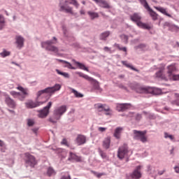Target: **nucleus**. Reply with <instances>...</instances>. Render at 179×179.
Instances as JSON below:
<instances>
[{"label":"nucleus","mask_w":179,"mask_h":179,"mask_svg":"<svg viewBox=\"0 0 179 179\" xmlns=\"http://www.w3.org/2000/svg\"><path fill=\"white\" fill-rule=\"evenodd\" d=\"M61 85L55 84L52 87H48L43 90H39L36 93V99H40L43 94H50V96H52L55 92H59V90H61Z\"/></svg>","instance_id":"f257e3e1"},{"label":"nucleus","mask_w":179,"mask_h":179,"mask_svg":"<svg viewBox=\"0 0 179 179\" xmlns=\"http://www.w3.org/2000/svg\"><path fill=\"white\" fill-rule=\"evenodd\" d=\"M130 20L136 24L138 27L145 29V30H150V26L146 23L142 22V16H141V14L138 13H134L133 15H131Z\"/></svg>","instance_id":"f03ea898"},{"label":"nucleus","mask_w":179,"mask_h":179,"mask_svg":"<svg viewBox=\"0 0 179 179\" xmlns=\"http://www.w3.org/2000/svg\"><path fill=\"white\" fill-rule=\"evenodd\" d=\"M76 75H78L80 78H83V79H85L86 80H88V82H90L95 90H101V88L100 87V85L99 84V81L97 80H94V78L90 77L89 76L79 71L76 72Z\"/></svg>","instance_id":"7ed1b4c3"},{"label":"nucleus","mask_w":179,"mask_h":179,"mask_svg":"<svg viewBox=\"0 0 179 179\" xmlns=\"http://www.w3.org/2000/svg\"><path fill=\"white\" fill-rule=\"evenodd\" d=\"M52 44H55L53 40H49L46 41L41 42V45L42 48H44L46 51H50L51 52H55L57 54L59 50L58 48L53 45Z\"/></svg>","instance_id":"20e7f679"},{"label":"nucleus","mask_w":179,"mask_h":179,"mask_svg":"<svg viewBox=\"0 0 179 179\" xmlns=\"http://www.w3.org/2000/svg\"><path fill=\"white\" fill-rule=\"evenodd\" d=\"M66 106L62 105L61 106L57 107L53 111V117L56 121L61 120V117L66 113Z\"/></svg>","instance_id":"39448f33"},{"label":"nucleus","mask_w":179,"mask_h":179,"mask_svg":"<svg viewBox=\"0 0 179 179\" xmlns=\"http://www.w3.org/2000/svg\"><path fill=\"white\" fill-rule=\"evenodd\" d=\"M129 87L131 90H135L137 93H153V90L150 91V87H139L138 83H131L130 84Z\"/></svg>","instance_id":"423d86ee"},{"label":"nucleus","mask_w":179,"mask_h":179,"mask_svg":"<svg viewBox=\"0 0 179 179\" xmlns=\"http://www.w3.org/2000/svg\"><path fill=\"white\" fill-rule=\"evenodd\" d=\"M134 139L135 141H140L143 143H145L148 142V138H146V131H138V130H134Z\"/></svg>","instance_id":"0eeeda50"},{"label":"nucleus","mask_w":179,"mask_h":179,"mask_svg":"<svg viewBox=\"0 0 179 179\" xmlns=\"http://www.w3.org/2000/svg\"><path fill=\"white\" fill-rule=\"evenodd\" d=\"M25 164L26 167L34 168V166L37 164V161H36V157L30 155L29 153L25 154Z\"/></svg>","instance_id":"6e6552de"},{"label":"nucleus","mask_w":179,"mask_h":179,"mask_svg":"<svg viewBox=\"0 0 179 179\" xmlns=\"http://www.w3.org/2000/svg\"><path fill=\"white\" fill-rule=\"evenodd\" d=\"M51 107H52V102L49 101L46 106L43 107L42 110H38L39 118H45V117L50 114V108H51Z\"/></svg>","instance_id":"1a4fd4ad"},{"label":"nucleus","mask_w":179,"mask_h":179,"mask_svg":"<svg viewBox=\"0 0 179 179\" xmlns=\"http://www.w3.org/2000/svg\"><path fill=\"white\" fill-rule=\"evenodd\" d=\"M59 6L60 8L59 12H66V13H73L72 7L68 6V0H60Z\"/></svg>","instance_id":"9d476101"},{"label":"nucleus","mask_w":179,"mask_h":179,"mask_svg":"<svg viewBox=\"0 0 179 179\" xmlns=\"http://www.w3.org/2000/svg\"><path fill=\"white\" fill-rule=\"evenodd\" d=\"M48 99L45 101H36L34 102L33 100H29L28 102L25 103V106L27 108H36V107H40V106H43L44 103H46Z\"/></svg>","instance_id":"9b49d317"},{"label":"nucleus","mask_w":179,"mask_h":179,"mask_svg":"<svg viewBox=\"0 0 179 179\" xmlns=\"http://www.w3.org/2000/svg\"><path fill=\"white\" fill-rule=\"evenodd\" d=\"M141 169H142V166L138 165L136 167L134 171L130 173V177L132 179H141L142 178V173L141 172Z\"/></svg>","instance_id":"f8f14e48"},{"label":"nucleus","mask_w":179,"mask_h":179,"mask_svg":"<svg viewBox=\"0 0 179 179\" xmlns=\"http://www.w3.org/2000/svg\"><path fill=\"white\" fill-rule=\"evenodd\" d=\"M15 44L18 50H22L24 47V38L20 35L15 36Z\"/></svg>","instance_id":"ddd939ff"},{"label":"nucleus","mask_w":179,"mask_h":179,"mask_svg":"<svg viewBox=\"0 0 179 179\" xmlns=\"http://www.w3.org/2000/svg\"><path fill=\"white\" fill-rule=\"evenodd\" d=\"M129 106H131V103H117L116 110L119 113H124V111H127L129 108Z\"/></svg>","instance_id":"4468645a"},{"label":"nucleus","mask_w":179,"mask_h":179,"mask_svg":"<svg viewBox=\"0 0 179 179\" xmlns=\"http://www.w3.org/2000/svg\"><path fill=\"white\" fill-rule=\"evenodd\" d=\"M5 102L10 107V108H16V102L15 100L12 99L9 95H6L5 98Z\"/></svg>","instance_id":"2eb2a0df"},{"label":"nucleus","mask_w":179,"mask_h":179,"mask_svg":"<svg viewBox=\"0 0 179 179\" xmlns=\"http://www.w3.org/2000/svg\"><path fill=\"white\" fill-rule=\"evenodd\" d=\"M128 153V149L125 147H121L118 149L117 151V157L120 159V160H122L124 157H125V155Z\"/></svg>","instance_id":"dca6fc26"},{"label":"nucleus","mask_w":179,"mask_h":179,"mask_svg":"<svg viewBox=\"0 0 179 179\" xmlns=\"http://www.w3.org/2000/svg\"><path fill=\"white\" fill-rule=\"evenodd\" d=\"M97 5H99L101 8H103L104 9H110V5L106 1V0H93Z\"/></svg>","instance_id":"f3484780"},{"label":"nucleus","mask_w":179,"mask_h":179,"mask_svg":"<svg viewBox=\"0 0 179 179\" xmlns=\"http://www.w3.org/2000/svg\"><path fill=\"white\" fill-rule=\"evenodd\" d=\"M76 143L78 146H82V145H85L86 143V136L79 134L76 138Z\"/></svg>","instance_id":"a211bd4d"},{"label":"nucleus","mask_w":179,"mask_h":179,"mask_svg":"<svg viewBox=\"0 0 179 179\" xmlns=\"http://www.w3.org/2000/svg\"><path fill=\"white\" fill-rule=\"evenodd\" d=\"M145 9L148 10V12H149L150 15L151 16L152 20H157V17L159 16V15H157V13H156V12H155L153 9L150 8V6Z\"/></svg>","instance_id":"6ab92c4d"},{"label":"nucleus","mask_w":179,"mask_h":179,"mask_svg":"<svg viewBox=\"0 0 179 179\" xmlns=\"http://www.w3.org/2000/svg\"><path fill=\"white\" fill-rule=\"evenodd\" d=\"M72 62L76 64L79 69H83V71H86V72H89V69H87V67H86V66H85V64H83V63L76 61L74 59H72Z\"/></svg>","instance_id":"aec40b11"},{"label":"nucleus","mask_w":179,"mask_h":179,"mask_svg":"<svg viewBox=\"0 0 179 179\" xmlns=\"http://www.w3.org/2000/svg\"><path fill=\"white\" fill-rule=\"evenodd\" d=\"M57 60L59 61V62H62L63 64H64V68H67L68 69H73V70L76 69V67H73L72 64L69 62H66L63 59H57Z\"/></svg>","instance_id":"412c9836"},{"label":"nucleus","mask_w":179,"mask_h":179,"mask_svg":"<svg viewBox=\"0 0 179 179\" xmlns=\"http://www.w3.org/2000/svg\"><path fill=\"white\" fill-rule=\"evenodd\" d=\"M68 160L69 162H72V160H75L76 162H80V157L74 154L73 152H70Z\"/></svg>","instance_id":"4be33fe9"},{"label":"nucleus","mask_w":179,"mask_h":179,"mask_svg":"<svg viewBox=\"0 0 179 179\" xmlns=\"http://www.w3.org/2000/svg\"><path fill=\"white\" fill-rule=\"evenodd\" d=\"M96 108L98 109V111L99 113H101L103 111H110V108L108 106L106 107L101 103L96 104Z\"/></svg>","instance_id":"5701e85b"},{"label":"nucleus","mask_w":179,"mask_h":179,"mask_svg":"<svg viewBox=\"0 0 179 179\" xmlns=\"http://www.w3.org/2000/svg\"><path fill=\"white\" fill-rule=\"evenodd\" d=\"M155 9H156L157 10H158V12H160L163 15H165V16H168V17H171V15L167 13V10H166V8L163 7L155 6Z\"/></svg>","instance_id":"b1692460"},{"label":"nucleus","mask_w":179,"mask_h":179,"mask_svg":"<svg viewBox=\"0 0 179 179\" xmlns=\"http://www.w3.org/2000/svg\"><path fill=\"white\" fill-rule=\"evenodd\" d=\"M168 71V76L169 78L171 77L172 75H174V72H176V66L174 65H170L167 67Z\"/></svg>","instance_id":"393cba45"},{"label":"nucleus","mask_w":179,"mask_h":179,"mask_svg":"<svg viewBox=\"0 0 179 179\" xmlns=\"http://www.w3.org/2000/svg\"><path fill=\"white\" fill-rule=\"evenodd\" d=\"M110 31H106L100 34L99 38L102 41H106L107 38L110 36Z\"/></svg>","instance_id":"a878e982"},{"label":"nucleus","mask_w":179,"mask_h":179,"mask_svg":"<svg viewBox=\"0 0 179 179\" xmlns=\"http://www.w3.org/2000/svg\"><path fill=\"white\" fill-rule=\"evenodd\" d=\"M121 62H122V65L126 66V68H129L130 69H131V71H135V72H139V70H138L136 68L134 67V66H132V64L128 63V62L122 61Z\"/></svg>","instance_id":"bb28decb"},{"label":"nucleus","mask_w":179,"mask_h":179,"mask_svg":"<svg viewBox=\"0 0 179 179\" xmlns=\"http://www.w3.org/2000/svg\"><path fill=\"white\" fill-rule=\"evenodd\" d=\"M110 143H111V139L110 137L106 138L103 141V146L105 149L110 148Z\"/></svg>","instance_id":"cd10ccee"},{"label":"nucleus","mask_w":179,"mask_h":179,"mask_svg":"<svg viewBox=\"0 0 179 179\" xmlns=\"http://www.w3.org/2000/svg\"><path fill=\"white\" fill-rule=\"evenodd\" d=\"M122 131V127H117L114 132V136L116 139H120L121 138V132Z\"/></svg>","instance_id":"c85d7f7f"},{"label":"nucleus","mask_w":179,"mask_h":179,"mask_svg":"<svg viewBox=\"0 0 179 179\" xmlns=\"http://www.w3.org/2000/svg\"><path fill=\"white\" fill-rule=\"evenodd\" d=\"M157 78H159V79H162V80H167V78H166V76L163 75V69H161L158 71L156 73Z\"/></svg>","instance_id":"c756f323"},{"label":"nucleus","mask_w":179,"mask_h":179,"mask_svg":"<svg viewBox=\"0 0 179 179\" xmlns=\"http://www.w3.org/2000/svg\"><path fill=\"white\" fill-rule=\"evenodd\" d=\"M87 15H89L92 20H94V19H97V17H99V13L96 12L88 11Z\"/></svg>","instance_id":"7c9ffc66"},{"label":"nucleus","mask_w":179,"mask_h":179,"mask_svg":"<svg viewBox=\"0 0 179 179\" xmlns=\"http://www.w3.org/2000/svg\"><path fill=\"white\" fill-rule=\"evenodd\" d=\"M56 172L55 170L51 166L48 167L47 169V176L48 177H52V176H55Z\"/></svg>","instance_id":"2f4dec72"},{"label":"nucleus","mask_w":179,"mask_h":179,"mask_svg":"<svg viewBox=\"0 0 179 179\" xmlns=\"http://www.w3.org/2000/svg\"><path fill=\"white\" fill-rule=\"evenodd\" d=\"M56 72H57V73H58V75H61L62 76H64L65 78V79H69V78H70L69 73L62 72V71H59V69H56Z\"/></svg>","instance_id":"473e14b6"},{"label":"nucleus","mask_w":179,"mask_h":179,"mask_svg":"<svg viewBox=\"0 0 179 179\" xmlns=\"http://www.w3.org/2000/svg\"><path fill=\"white\" fill-rule=\"evenodd\" d=\"M71 93H73L74 96L77 97V99H82V97H83V94L75 89H71Z\"/></svg>","instance_id":"72a5a7b5"},{"label":"nucleus","mask_w":179,"mask_h":179,"mask_svg":"<svg viewBox=\"0 0 179 179\" xmlns=\"http://www.w3.org/2000/svg\"><path fill=\"white\" fill-rule=\"evenodd\" d=\"M131 115L135 117L136 121H141V120H142V114L141 113L135 114V113H130L129 115Z\"/></svg>","instance_id":"f704fd0d"},{"label":"nucleus","mask_w":179,"mask_h":179,"mask_svg":"<svg viewBox=\"0 0 179 179\" xmlns=\"http://www.w3.org/2000/svg\"><path fill=\"white\" fill-rule=\"evenodd\" d=\"M5 27V17L3 15H0V30H2Z\"/></svg>","instance_id":"c9c22d12"},{"label":"nucleus","mask_w":179,"mask_h":179,"mask_svg":"<svg viewBox=\"0 0 179 179\" xmlns=\"http://www.w3.org/2000/svg\"><path fill=\"white\" fill-rule=\"evenodd\" d=\"M0 55L2 58H6V57H9V55H10V52L6 50V49H3V52L0 53Z\"/></svg>","instance_id":"e433bc0d"},{"label":"nucleus","mask_w":179,"mask_h":179,"mask_svg":"<svg viewBox=\"0 0 179 179\" xmlns=\"http://www.w3.org/2000/svg\"><path fill=\"white\" fill-rule=\"evenodd\" d=\"M10 94L14 97V99H18L19 96H20V92H17L16 91H10Z\"/></svg>","instance_id":"4c0bfd02"},{"label":"nucleus","mask_w":179,"mask_h":179,"mask_svg":"<svg viewBox=\"0 0 179 179\" xmlns=\"http://www.w3.org/2000/svg\"><path fill=\"white\" fill-rule=\"evenodd\" d=\"M120 51H124V52H127V47H122L120 44L115 43L114 45Z\"/></svg>","instance_id":"58836bf2"},{"label":"nucleus","mask_w":179,"mask_h":179,"mask_svg":"<svg viewBox=\"0 0 179 179\" xmlns=\"http://www.w3.org/2000/svg\"><path fill=\"white\" fill-rule=\"evenodd\" d=\"M71 1H68V5H73L76 8H79V4L76 0H70Z\"/></svg>","instance_id":"ea45409f"},{"label":"nucleus","mask_w":179,"mask_h":179,"mask_svg":"<svg viewBox=\"0 0 179 179\" xmlns=\"http://www.w3.org/2000/svg\"><path fill=\"white\" fill-rule=\"evenodd\" d=\"M138 1L141 3V5L144 6L145 9H148V8L150 7L146 0H138Z\"/></svg>","instance_id":"a19ab883"},{"label":"nucleus","mask_w":179,"mask_h":179,"mask_svg":"<svg viewBox=\"0 0 179 179\" xmlns=\"http://www.w3.org/2000/svg\"><path fill=\"white\" fill-rule=\"evenodd\" d=\"M155 167H152V166H148V173L149 174H155Z\"/></svg>","instance_id":"79ce46f5"},{"label":"nucleus","mask_w":179,"mask_h":179,"mask_svg":"<svg viewBox=\"0 0 179 179\" xmlns=\"http://www.w3.org/2000/svg\"><path fill=\"white\" fill-rule=\"evenodd\" d=\"M98 152H99L101 157H102L103 159H106L107 155L106 154V152H103V150H101V149H100V148H99Z\"/></svg>","instance_id":"37998d69"},{"label":"nucleus","mask_w":179,"mask_h":179,"mask_svg":"<svg viewBox=\"0 0 179 179\" xmlns=\"http://www.w3.org/2000/svg\"><path fill=\"white\" fill-rule=\"evenodd\" d=\"M164 138H165L166 139H167V138H169V139H170L171 141H174V136H173V135H171V134H169V133H167V132H165V133H164Z\"/></svg>","instance_id":"c03bdc74"},{"label":"nucleus","mask_w":179,"mask_h":179,"mask_svg":"<svg viewBox=\"0 0 179 179\" xmlns=\"http://www.w3.org/2000/svg\"><path fill=\"white\" fill-rule=\"evenodd\" d=\"M136 50L140 49V50H143L144 48H146V44L145 43H141L139 44L138 45L135 47Z\"/></svg>","instance_id":"a18cd8bd"},{"label":"nucleus","mask_w":179,"mask_h":179,"mask_svg":"<svg viewBox=\"0 0 179 179\" xmlns=\"http://www.w3.org/2000/svg\"><path fill=\"white\" fill-rule=\"evenodd\" d=\"M169 79L172 80H179V74H173L169 78Z\"/></svg>","instance_id":"49530a36"},{"label":"nucleus","mask_w":179,"mask_h":179,"mask_svg":"<svg viewBox=\"0 0 179 179\" xmlns=\"http://www.w3.org/2000/svg\"><path fill=\"white\" fill-rule=\"evenodd\" d=\"M27 96L22 94V93L20 92V96H18V100L20 101H24V99H26Z\"/></svg>","instance_id":"de8ad7c7"},{"label":"nucleus","mask_w":179,"mask_h":179,"mask_svg":"<svg viewBox=\"0 0 179 179\" xmlns=\"http://www.w3.org/2000/svg\"><path fill=\"white\" fill-rule=\"evenodd\" d=\"M62 145H64V146H66L67 148H69V143H68V141H66V138H64L62 141L61 142Z\"/></svg>","instance_id":"09e8293b"},{"label":"nucleus","mask_w":179,"mask_h":179,"mask_svg":"<svg viewBox=\"0 0 179 179\" xmlns=\"http://www.w3.org/2000/svg\"><path fill=\"white\" fill-rule=\"evenodd\" d=\"M171 104H173V106H179V99L173 100L171 101Z\"/></svg>","instance_id":"8fccbe9b"},{"label":"nucleus","mask_w":179,"mask_h":179,"mask_svg":"<svg viewBox=\"0 0 179 179\" xmlns=\"http://www.w3.org/2000/svg\"><path fill=\"white\" fill-rule=\"evenodd\" d=\"M28 127H33L34 125V121L31 120V119H29L27 121Z\"/></svg>","instance_id":"3c124183"},{"label":"nucleus","mask_w":179,"mask_h":179,"mask_svg":"<svg viewBox=\"0 0 179 179\" xmlns=\"http://www.w3.org/2000/svg\"><path fill=\"white\" fill-rule=\"evenodd\" d=\"M62 30H63L64 36L65 37H68V34H66V27H65V26L62 27Z\"/></svg>","instance_id":"603ef678"},{"label":"nucleus","mask_w":179,"mask_h":179,"mask_svg":"<svg viewBox=\"0 0 179 179\" xmlns=\"http://www.w3.org/2000/svg\"><path fill=\"white\" fill-rule=\"evenodd\" d=\"M120 89H123V90H126V92H129L128 88L124 86L122 84L119 85Z\"/></svg>","instance_id":"864d4df0"},{"label":"nucleus","mask_w":179,"mask_h":179,"mask_svg":"<svg viewBox=\"0 0 179 179\" xmlns=\"http://www.w3.org/2000/svg\"><path fill=\"white\" fill-rule=\"evenodd\" d=\"M121 37L125 41V43H128V36L123 34L121 36Z\"/></svg>","instance_id":"5fc2aeb1"},{"label":"nucleus","mask_w":179,"mask_h":179,"mask_svg":"<svg viewBox=\"0 0 179 179\" xmlns=\"http://www.w3.org/2000/svg\"><path fill=\"white\" fill-rule=\"evenodd\" d=\"M22 94L24 96H28L29 95V93L27 92V89H23L22 91H21Z\"/></svg>","instance_id":"6e6d98bb"},{"label":"nucleus","mask_w":179,"mask_h":179,"mask_svg":"<svg viewBox=\"0 0 179 179\" xmlns=\"http://www.w3.org/2000/svg\"><path fill=\"white\" fill-rule=\"evenodd\" d=\"M0 148H6V145L2 140H0Z\"/></svg>","instance_id":"4d7b16f0"},{"label":"nucleus","mask_w":179,"mask_h":179,"mask_svg":"<svg viewBox=\"0 0 179 179\" xmlns=\"http://www.w3.org/2000/svg\"><path fill=\"white\" fill-rule=\"evenodd\" d=\"M104 51H106V52H110V51H111V48H108L107 46L103 48Z\"/></svg>","instance_id":"13d9d810"},{"label":"nucleus","mask_w":179,"mask_h":179,"mask_svg":"<svg viewBox=\"0 0 179 179\" xmlns=\"http://www.w3.org/2000/svg\"><path fill=\"white\" fill-rule=\"evenodd\" d=\"M166 173V169H164L163 171H158V175L159 176H163Z\"/></svg>","instance_id":"bf43d9fd"},{"label":"nucleus","mask_w":179,"mask_h":179,"mask_svg":"<svg viewBox=\"0 0 179 179\" xmlns=\"http://www.w3.org/2000/svg\"><path fill=\"white\" fill-rule=\"evenodd\" d=\"M113 110L110 108V110L106 111L105 115H111Z\"/></svg>","instance_id":"052dcab7"},{"label":"nucleus","mask_w":179,"mask_h":179,"mask_svg":"<svg viewBox=\"0 0 179 179\" xmlns=\"http://www.w3.org/2000/svg\"><path fill=\"white\" fill-rule=\"evenodd\" d=\"M50 122H52V124H57V120L52 119V117L49 118Z\"/></svg>","instance_id":"680f3d73"},{"label":"nucleus","mask_w":179,"mask_h":179,"mask_svg":"<svg viewBox=\"0 0 179 179\" xmlns=\"http://www.w3.org/2000/svg\"><path fill=\"white\" fill-rule=\"evenodd\" d=\"M174 170H175V173H177V174H178V173H179V166H176L174 167Z\"/></svg>","instance_id":"e2e57ef3"},{"label":"nucleus","mask_w":179,"mask_h":179,"mask_svg":"<svg viewBox=\"0 0 179 179\" xmlns=\"http://www.w3.org/2000/svg\"><path fill=\"white\" fill-rule=\"evenodd\" d=\"M106 128L105 127H99V132H104L106 131Z\"/></svg>","instance_id":"0e129e2a"},{"label":"nucleus","mask_w":179,"mask_h":179,"mask_svg":"<svg viewBox=\"0 0 179 179\" xmlns=\"http://www.w3.org/2000/svg\"><path fill=\"white\" fill-rule=\"evenodd\" d=\"M31 131L35 134H37V131H38V128L36 127V128L31 129Z\"/></svg>","instance_id":"69168bd1"},{"label":"nucleus","mask_w":179,"mask_h":179,"mask_svg":"<svg viewBox=\"0 0 179 179\" xmlns=\"http://www.w3.org/2000/svg\"><path fill=\"white\" fill-rule=\"evenodd\" d=\"M17 90H20V92H22L23 90V89H24V88H23V87H22V86H18L17 87Z\"/></svg>","instance_id":"338daca9"},{"label":"nucleus","mask_w":179,"mask_h":179,"mask_svg":"<svg viewBox=\"0 0 179 179\" xmlns=\"http://www.w3.org/2000/svg\"><path fill=\"white\" fill-rule=\"evenodd\" d=\"M102 176H104V173H97V174H96V177H97L98 178H100V177H101Z\"/></svg>","instance_id":"774afa93"}]
</instances>
